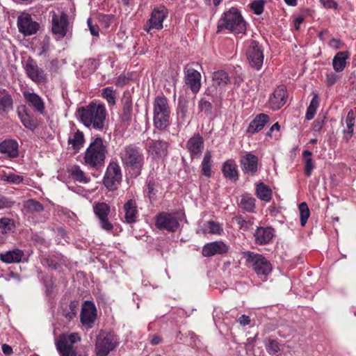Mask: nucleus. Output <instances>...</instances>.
Wrapping results in <instances>:
<instances>
[{"label": "nucleus", "instance_id": "46", "mask_svg": "<svg viewBox=\"0 0 356 356\" xmlns=\"http://www.w3.org/2000/svg\"><path fill=\"white\" fill-rule=\"evenodd\" d=\"M1 179L3 181H8L14 184H19L23 181L24 177L21 175L10 172L2 175Z\"/></svg>", "mask_w": 356, "mask_h": 356}, {"label": "nucleus", "instance_id": "33", "mask_svg": "<svg viewBox=\"0 0 356 356\" xmlns=\"http://www.w3.org/2000/svg\"><path fill=\"white\" fill-rule=\"evenodd\" d=\"M348 51H339L336 54L332 60V66L334 70L340 72H342L346 65V60L349 58Z\"/></svg>", "mask_w": 356, "mask_h": 356}, {"label": "nucleus", "instance_id": "40", "mask_svg": "<svg viewBox=\"0 0 356 356\" xmlns=\"http://www.w3.org/2000/svg\"><path fill=\"white\" fill-rule=\"evenodd\" d=\"M132 112V103L129 97L124 99L123 108L121 113V119L123 122L130 120Z\"/></svg>", "mask_w": 356, "mask_h": 356}, {"label": "nucleus", "instance_id": "47", "mask_svg": "<svg viewBox=\"0 0 356 356\" xmlns=\"http://www.w3.org/2000/svg\"><path fill=\"white\" fill-rule=\"evenodd\" d=\"M102 96L106 99L108 104L114 105L115 104V91L111 87L105 88L102 90Z\"/></svg>", "mask_w": 356, "mask_h": 356}, {"label": "nucleus", "instance_id": "6", "mask_svg": "<svg viewBox=\"0 0 356 356\" xmlns=\"http://www.w3.org/2000/svg\"><path fill=\"white\" fill-rule=\"evenodd\" d=\"M80 341L81 337L76 332L61 334L56 340L55 345L60 356H77V350L74 344Z\"/></svg>", "mask_w": 356, "mask_h": 356}, {"label": "nucleus", "instance_id": "38", "mask_svg": "<svg viewBox=\"0 0 356 356\" xmlns=\"http://www.w3.org/2000/svg\"><path fill=\"white\" fill-rule=\"evenodd\" d=\"M24 210L26 213H40L44 210V207L37 200L30 199L24 204Z\"/></svg>", "mask_w": 356, "mask_h": 356}, {"label": "nucleus", "instance_id": "13", "mask_svg": "<svg viewBox=\"0 0 356 356\" xmlns=\"http://www.w3.org/2000/svg\"><path fill=\"white\" fill-rule=\"evenodd\" d=\"M246 55L250 65L257 70H260L264 62V54L257 42L255 40L250 41Z\"/></svg>", "mask_w": 356, "mask_h": 356}, {"label": "nucleus", "instance_id": "32", "mask_svg": "<svg viewBox=\"0 0 356 356\" xmlns=\"http://www.w3.org/2000/svg\"><path fill=\"white\" fill-rule=\"evenodd\" d=\"M67 172L75 181L88 184L90 181V178L86 176V173L78 165L71 166L67 169Z\"/></svg>", "mask_w": 356, "mask_h": 356}, {"label": "nucleus", "instance_id": "36", "mask_svg": "<svg viewBox=\"0 0 356 356\" xmlns=\"http://www.w3.org/2000/svg\"><path fill=\"white\" fill-rule=\"evenodd\" d=\"M211 166V153L210 151L208 150L205 152L203 160L201 163V171L202 175L207 177H210L212 173Z\"/></svg>", "mask_w": 356, "mask_h": 356}, {"label": "nucleus", "instance_id": "1", "mask_svg": "<svg viewBox=\"0 0 356 356\" xmlns=\"http://www.w3.org/2000/svg\"><path fill=\"white\" fill-rule=\"evenodd\" d=\"M119 157L124 169L132 172L135 177L140 175L145 164V155L143 150L135 144L122 147Z\"/></svg>", "mask_w": 356, "mask_h": 356}, {"label": "nucleus", "instance_id": "22", "mask_svg": "<svg viewBox=\"0 0 356 356\" xmlns=\"http://www.w3.org/2000/svg\"><path fill=\"white\" fill-rule=\"evenodd\" d=\"M275 230L270 227H258L254 233V242L264 245L269 243L274 236Z\"/></svg>", "mask_w": 356, "mask_h": 356}, {"label": "nucleus", "instance_id": "7", "mask_svg": "<svg viewBox=\"0 0 356 356\" xmlns=\"http://www.w3.org/2000/svg\"><path fill=\"white\" fill-rule=\"evenodd\" d=\"M244 257L258 275L266 277L271 272V264L263 255L248 251L244 252Z\"/></svg>", "mask_w": 356, "mask_h": 356}, {"label": "nucleus", "instance_id": "60", "mask_svg": "<svg viewBox=\"0 0 356 356\" xmlns=\"http://www.w3.org/2000/svg\"><path fill=\"white\" fill-rule=\"evenodd\" d=\"M324 7L327 8H334L337 4L334 0H321Z\"/></svg>", "mask_w": 356, "mask_h": 356}, {"label": "nucleus", "instance_id": "18", "mask_svg": "<svg viewBox=\"0 0 356 356\" xmlns=\"http://www.w3.org/2000/svg\"><path fill=\"white\" fill-rule=\"evenodd\" d=\"M93 210L99 220L101 227L106 231H111L113 226L108 218L110 212L109 206L104 202H99L94 205Z\"/></svg>", "mask_w": 356, "mask_h": 356}, {"label": "nucleus", "instance_id": "64", "mask_svg": "<svg viewBox=\"0 0 356 356\" xmlns=\"http://www.w3.org/2000/svg\"><path fill=\"white\" fill-rule=\"evenodd\" d=\"M340 40H337V39H335V38H332L330 42H329V45L330 47H334V49H338L340 48Z\"/></svg>", "mask_w": 356, "mask_h": 356}, {"label": "nucleus", "instance_id": "14", "mask_svg": "<svg viewBox=\"0 0 356 356\" xmlns=\"http://www.w3.org/2000/svg\"><path fill=\"white\" fill-rule=\"evenodd\" d=\"M240 165L244 175L254 176L259 169V159L252 152H246L241 156Z\"/></svg>", "mask_w": 356, "mask_h": 356}, {"label": "nucleus", "instance_id": "53", "mask_svg": "<svg viewBox=\"0 0 356 356\" xmlns=\"http://www.w3.org/2000/svg\"><path fill=\"white\" fill-rule=\"evenodd\" d=\"M42 263L43 265L47 266L54 270H56L58 267L57 261L53 257H44L42 259Z\"/></svg>", "mask_w": 356, "mask_h": 356}, {"label": "nucleus", "instance_id": "8", "mask_svg": "<svg viewBox=\"0 0 356 356\" xmlns=\"http://www.w3.org/2000/svg\"><path fill=\"white\" fill-rule=\"evenodd\" d=\"M155 225L160 230L175 232L179 227V222L175 214L163 211L156 216Z\"/></svg>", "mask_w": 356, "mask_h": 356}, {"label": "nucleus", "instance_id": "42", "mask_svg": "<svg viewBox=\"0 0 356 356\" xmlns=\"http://www.w3.org/2000/svg\"><path fill=\"white\" fill-rule=\"evenodd\" d=\"M241 207L248 212H253L255 207V199L248 195H243L241 200Z\"/></svg>", "mask_w": 356, "mask_h": 356}, {"label": "nucleus", "instance_id": "29", "mask_svg": "<svg viewBox=\"0 0 356 356\" xmlns=\"http://www.w3.org/2000/svg\"><path fill=\"white\" fill-rule=\"evenodd\" d=\"M222 172L224 177L232 181H236L238 179V172L234 160L230 159L224 162Z\"/></svg>", "mask_w": 356, "mask_h": 356}, {"label": "nucleus", "instance_id": "56", "mask_svg": "<svg viewBox=\"0 0 356 356\" xmlns=\"http://www.w3.org/2000/svg\"><path fill=\"white\" fill-rule=\"evenodd\" d=\"M209 232L211 234L219 233L220 230V225L212 220L209 222Z\"/></svg>", "mask_w": 356, "mask_h": 356}, {"label": "nucleus", "instance_id": "10", "mask_svg": "<svg viewBox=\"0 0 356 356\" xmlns=\"http://www.w3.org/2000/svg\"><path fill=\"white\" fill-rule=\"evenodd\" d=\"M122 181V172L120 165L115 163H110L107 167L104 177V185L108 190H114Z\"/></svg>", "mask_w": 356, "mask_h": 356}, {"label": "nucleus", "instance_id": "25", "mask_svg": "<svg viewBox=\"0 0 356 356\" xmlns=\"http://www.w3.org/2000/svg\"><path fill=\"white\" fill-rule=\"evenodd\" d=\"M24 97L29 105L31 106L33 110L40 114L44 113V103L42 99L36 93L24 92Z\"/></svg>", "mask_w": 356, "mask_h": 356}, {"label": "nucleus", "instance_id": "43", "mask_svg": "<svg viewBox=\"0 0 356 356\" xmlns=\"http://www.w3.org/2000/svg\"><path fill=\"white\" fill-rule=\"evenodd\" d=\"M15 227L13 220L8 218L0 219V234H6L11 232Z\"/></svg>", "mask_w": 356, "mask_h": 356}, {"label": "nucleus", "instance_id": "19", "mask_svg": "<svg viewBox=\"0 0 356 356\" xmlns=\"http://www.w3.org/2000/svg\"><path fill=\"white\" fill-rule=\"evenodd\" d=\"M184 74L186 84L189 86L193 93H197L201 86L200 73L191 66L187 65L185 67Z\"/></svg>", "mask_w": 356, "mask_h": 356}, {"label": "nucleus", "instance_id": "26", "mask_svg": "<svg viewBox=\"0 0 356 356\" xmlns=\"http://www.w3.org/2000/svg\"><path fill=\"white\" fill-rule=\"evenodd\" d=\"M18 143L13 139L5 140L0 143V153L9 158H16L19 155Z\"/></svg>", "mask_w": 356, "mask_h": 356}, {"label": "nucleus", "instance_id": "5", "mask_svg": "<svg viewBox=\"0 0 356 356\" xmlns=\"http://www.w3.org/2000/svg\"><path fill=\"white\" fill-rule=\"evenodd\" d=\"M170 110L164 96H157L154 102L153 121L155 127L165 129L170 125Z\"/></svg>", "mask_w": 356, "mask_h": 356}, {"label": "nucleus", "instance_id": "59", "mask_svg": "<svg viewBox=\"0 0 356 356\" xmlns=\"http://www.w3.org/2000/svg\"><path fill=\"white\" fill-rule=\"evenodd\" d=\"M355 115L353 110H350L347 114L346 118V124H355Z\"/></svg>", "mask_w": 356, "mask_h": 356}, {"label": "nucleus", "instance_id": "28", "mask_svg": "<svg viewBox=\"0 0 356 356\" xmlns=\"http://www.w3.org/2000/svg\"><path fill=\"white\" fill-rule=\"evenodd\" d=\"M24 255L23 250L15 248L6 252L0 253V260L6 264L19 263Z\"/></svg>", "mask_w": 356, "mask_h": 356}, {"label": "nucleus", "instance_id": "45", "mask_svg": "<svg viewBox=\"0 0 356 356\" xmlns=\"http://www.w3.org/2000/svg\"><path fill=\"white\" fill-rule=\"evenodd\" d=\"M300 216V225L305 226L308 218L309 217V209L306 202H302L298 206Z\"/></svg>", "mask_w": 356, "mask_h": 356}, {"label": "nucleus", "instance_id": "61", "mask_svg": "<svg viewBox=\"0 0 356 356\" xmlns=\"http://www.w3.org/2000/svg\"><path fill=\"white\" fill-rule=\"evenodd\" d=\"M70 309L71 312H70L68 313H65V316L67 319L71 320L76 316V312L75 310V306L73 305L72 304H70Z\"/></svg>", "mask_w": 356, "mask_h": 356}, {"label": "nucleus", "instance_id": "58", "mask_svg": "<svg viewBox=\"0 0 356 356\" xmlns=\"http://www.w3.org/2000/svg\"><path fill=\"white\" fill-rule=\"evenodd\" d=\"M87 24L88 25L90 33L94 36H98L99 35V28L97 26H94L92 24L91 19H88Z\"/></svg>", "mask_w": 356, "mask_h": 356}, {"label": "nucleus", "instance_id": "34", "mask_svg": "<svg viewBox=\"0 0 356 356\" xmlns=\"http://www.w3.org/2000/svg\"><path fill=\"white\" fill-rule=\"evenodd\" d=\"M13 109V99L10 94L3 92L0 94V112L8 113Z\"/></svg>", "mask_w": 356, "mask_h": 356}, {"label": "nucleus", "instance_id": "44", "mask_svg": "<svg viewBox=\"0 0 356 356\" xmlns=\"http://www.w3.org/2000/svg\"><path fill=\"white\" fill-rule=\"evenodd\" d=\"M265 346H266L267 352L270 355H275L280 350V343L275 339H273L270 338L266 339L265 340Z\"/></svg>", "mask_w": 356, "mask_h": 356}, {"label": "nucleus", "instance_id": "20", "mask_svg": "<svg viewBox=\"0 0 356 356\" xmlns=\"http://www.w3.org/2000/svg\"><path fill=\"white\" fill-rule=\"evenodd\" d=\"M186 147L191 159L200 158L204 147L203 138L200 134H195L187 141Z\"/></svg>", "mask_w": 356, "mask_h": 356}, {"label": "nucleus", "instance_id": "41", "mask_svg": "<svg viewBox=\"0 0 356 356\" xmlns=\"http://www.w3.org/2000/svg\"><path fill=\"white\" fill-rule=\"evenodd\" d=\"M19 117L21 120L22 123L24 124V126L26 128H28L31 130H34L37 128L38 124H37L35 119H34L33 117H31L28 113H26L22 114L19 113Z\"/></svg>", "mask_w": 356, "mask_h": 356}, {"label": "nucleus", "instance_id": "39", "mask_svg": "<svg viewBox=\"0 0 356 356\" xmlns=\"http://www.w3.org/2000/svg\"><path fill=\"white\" fill-rule=\"evenodd\" d=\"M212 79L214 83L220 87H225L229 81L227 73L223 70L214 72Z\"/></svg>", "mask_w": 356, "mask_h": 356}, {"label": "nucleus", "instance_id": "35", "mask_svg": "<svg viewBox=\"0 0 356 356\" xmlns=\"http://www.w3.org/2000/svg\"><path fill=\"white\" fill-rule=\"evenodd\" d=\"M256 193L260 200L265 202H269L272 198L271 189L262 182L257 185Z\"/></svg>", "mask_w": 356, "mask_h": 356}, {"label": "nucleus", "instance_id": "16", "mask_svg": "<svg viewBox=\"0 0 356 356\" xmlns=\"http://www.w3.org/2000/svg\"><path fill=\"white\" fill-rule=\"evenodd\" d=\"M81 322L87 329L92 328L97 318V309L90 301H85L81 312Z\"/></svg>", "mask_w": 356, "mask_h": 356}, {"label": "nucleus", "instance_id": "52", "mask_svg": "<svg viewBox=\"0 0 356 356\" xmlns=\"http://www.w3.org/2000/svg\"><path fill=\"white\" fill-rule=\"evenodd\" d=\"M14 201L0 194V209L10 208L14 205Z\"/></svg>", "mask_w": 356, "mask_h": 356}, {"label": "nucleus", "instance_id": "21", "mask_svg": "<svg viewBox=\"0 0 356 356\" xmlns=\"http://www.w3.org/2000/svg\"><path fill=\"white\" fill-rule=\"evenodd\" d=\"M286 102V90L284 85L277 87L270 97L269 105L273 111L279 110Z\"/></svg>", "mask_w": 356, "mask_h": 356}, {"label": "nucleus", "instance_id": "3", "mask_svg": "<svg viewBox=\"0 0 356 356\" xmlns=\"http://www.w3.org/2000/svg\"><path fill=\"white\" fill-rule=\"evenodd\" d=\"M106 152L102 138L97 137L85 152L84 162L92 168L99 169L104 164Z\"/></svg>", "mask_w": 356, "mask_h": 356}, {"label": "nucleus", "instance_id": "51", "mask_svg": "<svg viewBox=\"0 0 356 356\" xmlns=\"http://www.w3.org/2000/svg\"><path fill=\"white\" fill-rule=\"evenodd\" d=\"M347 129H343V140L348 143L350 141L351 138L353 137V135L354 134V127L355 124H346Z\"/></svg>", "mask_w": 356, "mask_h": 356}, {"label": "nucleus", "instance_id": "2", "mask_svg": "<svg viewBox=\"0 0 356 356\" xmlns=\"http://www.w3.org/2000/svg\"><path fill=\"white\" fill-rule=\"evenodd\" d=\"M80 120L87 127L102 130L104 127L106 111L104 106L90 103L86 106L78 109Z\"/></svg>", "mask_w": 356, "mask_h": 356}, {"label": "nucleus", "instance_id": "9", "mask_svg": "<svg viewBox=\"0 0 356 356\" xmlns=\"http://www.w3.org/2000/svg\"><path fill=\"white\" fill-rule=\"evenodd\" d=\"M117 345L115 336L111 333L100 334L97 337L96 353L98 356H106Z\"/></svg>", "mask_w": 356, "mask_h": 356}, {"label": "nucleus", "instance_id": "63", "mask_svg": "<svg viewBox=\"0 0 356 356\" xmlns=\"http://www.w3.org/2000/svg\"><path fill=\"white\" fill-rule=\"evenodd\" d=\"M126 83H127V79L125 78V76H120L118 77V79L115 81V85L118 86L122 87V86H124L126 84Z\"/></svg>", "mask_w": 356, "mask_h": 356}, {"label": "nucleus", "instance_id": "49", "mask_svg": "<svg viewBox=\"0 0 356 356\" xmlns=\"http://www.w3.org/2000/svg\"><path fill=\"white\" fill-rule=\"evenodd\" d=\"M264 0H254L251 3V8L254 14L259 15L264 11Z\"/></svg>", "mask_w": 356, "mask_h": 356}, {"label": "nucleus", "instance_id": "15", "mask_svg": "<svg viewBox=\"0 0 356 356\" xmlns=\"http://www.w3.org/2000/svg\"><path fill=\"white\" fill-rule=\"evenodd\" d=\"M167 15L168 11L164 7L154 9L150 18L147 22V24L144 27V30L147 33H150L152 29H162L163 22L166 18Z\"/></svg>", "mask_w": 356, "mask_h": 356}, {"label": "nucleus", "instance_id": "50", "mask_svg": "<svg viewBox=\"0 0 356 356\" xmlns=\"http://www.w3.org/2000/svg\"><path fill=\"white\" fill-rule=\"evenodd\" d=\"M326 117L325 115H318L316 120L314 121L313 126V131L314 132H319L326 122Z\"/></svg>", "mask_w": 356, "mask_h": 356}, {"label": "nucleus", "instance_id": "57", "mask_svg": "<svg viewBox=\"0 0 356 356\" xmlns=\"http://www.w3.org/2000/svg\"><path fill=\"white\" fill-rule=\"evenodd\" d=\"M154 186L155 184L154 181H149L147 185V193L149 199L155 195L154 192Z\"/></svg>", "mask_w": 356, "mask_h": 356}, {"label": "nucleus", "instance_id": "31", "mask_svg": "<svg viewBox=\"0 0 356 356\" xmlns=\"http://www.w3.org/2000/svg\"><path fill=\"white\" fill-rule=\"evenodd\" d=\"M124 210L125 222L129 224L135 222L138 216L136 203L134 200H129L124 204Z\"/></svg>", "mask_w": 356, "mask_h": 356}, {"label": "nucleus", "instance_id": "37", "mask_svg": "<svg viewBox=\"0 0 356 356\" xmlns=\"http://www.w3.org/2000/svg\"><path fill=\"white\" fill-rule=\"evenodd\" d=\"M319 106V98L317 93L314 92V96L307 107L305 118L307 120H311L314 118L317 108Z\"/></svg>", "mask_w": 356, "mask_h": 356}, {"label": "nucleus", "instance_id": "62", "mask_svg": "<svg viewBox=\"0 0 356 356\" xmlns=\"http://www.w3.org/2000/svg\"><path fill=\"white\" fill-rule=\"evenodd\" d=\"M238 322H239V323H240L241 325L245 326V325H247L250 324V320L249 316H245V315H242V316L238 318Z\"/></svg>", "mask_w": 356, "mask_h": 356}, {"label": "nucleus", "instance_id": "4", "mask_svg": "<svg viewBox=\"0 0 356 356\" xmlns=\"http://www.w3.org/2000/svg\"><path fill=\"white\" fill-rule=\"evenodd\" d=\"M227 29L235 33H244L246 30L245 22L241 13L235 8L224 13L218 23V32Z\"/></svg>", "mask_w": 356, "mask_h": 356}, {"label": "nucleus", "instance_id": "27", "mask_svg": "<svg viewBox=\"0 0 356 356\" xmlns=\"http://www.w3.org/2000/svg\"><path fill=\"white\" fill-rule=\"evenodd\" d=\"M68 145H71V148L74 150V153L76 154L83 147L85 143L84 134L79 129L73 130L67 140Z\"/></svg>", "mask_w": 356, "mask_h": 356}, {"label": "nucleus", "instance_id": "23", "mask_svg": "<svg viewBox=\"0 0 356 356\" xmlns=\"http://www.w3.org/2000/svg\"><path fill=\"white\" fill-rule=\"evenodd\" d=\"M169 143L160 140H152L148 144V152L155 158L165 157L168 154Z\"/></svg>", "mask_w": 356, "mask_h": 356}, {"label": "nucleus", "instance_id": "48", "mask_svg": "<svg viewBox=\"0 0 356 356\" xmlns=\"http://www.w3.org/2000/svg\"><path fill=\"white\" fill-rule=\"evenodd\" d=\"M198 107L200 111H204L206 115H210L212 112V104L211 103L206 99V98H202L199 103Z\"/></svg>", "mask_w": 356, "mask_h": 356}, {"label": "nucleus", "instance_id": "12", "mask_svg": "<svg viewBox=\"0 0 356 356\" xmlns=\"http://www.w3.org/2000/svg\"><path fill=\"white\" fill-rule=\"evenodd\" d=\"M24 69L28 77L36 83H44L47 81V75L40 68L35 60L29 58L24 64Z\"/></svg>", "mask_w": 356, "mask_h": 356}, {"label": "nucleus", "instance_id": "24", "mask_svg": "<svg viewBox=\"0 0 356 356\" xmlns=\"http://www.w3.org/2000/svg\"><path fill=\"white\" fill-rule=\"evenodd\" d=\"M228 247L222 241H214L206 244L202 248V255L206 257L227 252Z\"/></svg>", "mask_w": 356, "mask_h": 356}, {"label": "nucleus", "instance_id": "17", "mask_svg": "<svg viewBox=\"0 0 356 356\" xmlns=\"http://www.w3.org/2000/svg\"><path fill=\"white\" fill-rule=\"evenodd\" d=\"M19 31L24 35L35 34L39 29V24L32 20L29 14L24 13L17 18Z\"/></svg>", "mask_w": 356, "mask_h": 356}, {"label": "nucleus", "instance_id": "54", "mask_svg": "<svg viewBox=\"0 0 356 356\" xmlns=\"http://www.w3.org/2000/svg\"><path fill=\"white\" fill-rule=\"evenodd\" d=\"M314 168V165L313 163V159L312 157L307 158L305 160V174L307 177H310L312 172L313 169Z\"/></svg>", "mask_w": 356, "mask_h": 356}, {"label": "nucleus", "instance_id": "11", "mask_svg": "<svg viewBox=\"0 0 356 356\" xmlns=\"http://www.w3.org/2000/svg\"><path fill=\"white\" fill-rule=\"evenodd\" d=\"M52 22V33L58 38H63L68 31L69 21L68 16L63 12L57 13L51 12Z\"/></svg>", "mask_w": 356, "mask_h": 356}, {"label": "nucleus", "instance_id": "55", "mask_svg": "<svg viewBox=\"0 0 356 356\" xmlns=\"http://www.w3.org/2000/svg\"><path fill=\"white\" fill-rule=\"evenodd\" d=\"M238 224L240 225V228L243 229L245 230H248L252 225V222L250 221H247L243 219L241 217H238L237 218Z\"/></svg>", "mask_w": 356, "mask_h": 356}, {"label": "nucleus", "instance_id": "30", "mask_svg": "<svg viewBox=\"0 0 356 356\" xmlns=\"http://www.w3.org/2000/svg\"><path fill=\"white\" fill-rule=\"evenodd\" d=\"M269 121V117L265 113H260L249 124L247 131L251 134L261 131Z\"/></svg>", "mask_w": 356, "mask_h": 356}]
</instances>
